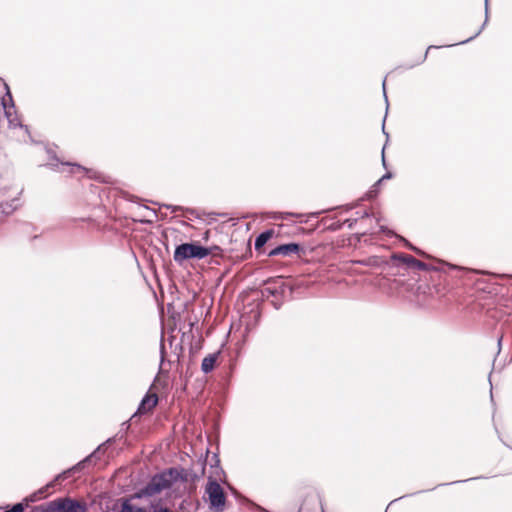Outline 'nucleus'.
<instances>
[{"label": "nucleus", "instance_id": "1", "mask_svg": "<svg viewBox=\"0 0 512 512\" xmlns=\"http://www.w3.org/2000/svg\"><path fill=\"white\" fill-rule=\"evenodd\" d=\"M21 194L22 188L13 181L9 173H0V220L20 207Z\"/></svg>", "mask_w": 512, "mask_h": 512}, {"label": "nucleus", "instance_id": "2", "mask_svg": "<svg viewBox=\"0 0 512 512\" xmlns=\"http://www.w3.org/2000/svg\"><path fill=\"white\" fill-rule=\"evenodd\" d=\"M215 473L217 476L216 478H213L212 476L208 478L205 486L204 500L208 503L210 512H224L226 507V495L224 489L218 482V479L221 480V476L224 472L218 465H216Z\"/></svg>", "mask_w": 512, "mask_h": 512}, {"label": "nucleus", "instance_id": "3", "mask_svg": "<svg viewBox=\"0 0 512 512\" xmlns=\"http://www.w3.org/2000/svg\"><path fill=\"white\" fill-rule=\"evenodd\" d=\"M5 88L6 94L2 97L1 103L5 112V116L8 120L9 127L11 130H13L12 137L16 138L18 141L26 142L30 137L28 128L21 124L17 114L14 111L12 95L7 84H5Z\"/></svg>", "mask_w": 512, "mask_h": 512}, {"label": "nucleus", "instance_id": "4", "mask_svg": "<svg viewBox=\"0 0 512 512\" xmlns=\"http://www.w3.org/2000/svg\"><path fill=\"white\" fill-rule=\"evenodd\" d=\"M209 255H211V248H205L196 242H192L178 245L175 248L173 259L176 263L182 264L187 260H201Z\"/></svg>", "mask_w": 512, "mask_h": 512}, {"label": "nucleus", "instance_id": "5", "mask_svg": "<svg viewBox=\"0 0 512 512\" xmlns=\"http://www.w3.org/2000/svg\"><path fill=\"white\" fill-rule=\"evenodd\" d=\"M87 507L85 503L71 499L62 498L57 499L48 504L46 512H86Z\"/></svg>", "mask_w": 512, "mask_h": 512}, {"label": "nucleus", "instance_id": "6", "mask_svg": "<svg viewBox=\"0 0 512 512\" xmlns=\"http://www.w3.org/2000/svg\"><path fill=\"white\" fill-rule=\"evenodd\" d=\"M171 473H162L154 476L146 488L143 490L144 495L152 496L156 493L161 492L163 489L170 487L171 485Z\"/></svg>", "mask_w": 512, "mask_h": 512}, {"label": "nucleus", "instance_id": "7", "mask_svg": "<svg viewBox=\"0 0 512 512\" xmlns=\"http://www.w3.org/2000/svg\"><path fill=\"white\" fill-rule=\"evenodd\" d=\"M300 246L296 243H289L280 245L269 252V256L283 255L288 256L292 253H297Z\"/></svg>", "mask_w": 512, "mask_h": 512}, {"label": "nucleus", "instance_id": "8", "mask_svg": "<svg viewBox=\"0 0 512 512\" xmlns=\"http://www.w3.org/2000/svg\"><path fill=\"white\" fill-rule=\"evenodd\" d=\"M158 403V397L155 393H147L138 408L139 413L150 412Z\"/></svg>", "mask_w": 512, "mask_h": 512}, {"label": "nucleus", "instance_id": "9", "mask_svg": "<svg viewBox=\"0 0 512 512\" xmlns=\"http://www.w3.org/2000/svg\"><path fill=\"white\" fill-rule=\"evenodd\" d=\"M217 358H218V354L217 353L207 355L203 359L202 364H201L202 371L204 373L211 372L214 369V367H215V363L217 361Z\"/></svg>", "mask_w": 512, "mask_h": 512}, {"label": "nucleus", "instance_id": "10", "mask_svg": "<svg viewBox=\"0 0 512 512\" xmlns=\"http://www.w3.org/2000/svg\"><path fill=\"white\" fill-rule=\"evenodd\" d=\"M54 485V481L46 485L45 487L39 489L37 492L31 494L29 497H27L25 500L27 502H36L42 498L46 497V491Z\"/></svg>", "mask_w": 512, "mask_h": 512}, {"label": "nucleus", "instance_id": "11", "mask_svg": "<svg viewBox=\"0 0 512 512\" xmlns=\"http://www.w3.org/2000/svg\"><path fill=\"white\" fill-rule=\"evenodd\" d=\"M392 259L398 263L407 265L409 267L412 266V264L415 260V258L413 256L407 255V254H395L392 256Z\"/></svg>", "mask_w": 512, "mask_h": 512}, {"label": "nucleus", "instance_id": "12", "mask_svg": "<svg viewBox=\"0 0 512 512\" xmlns=\"http://www.w3.org/2000/svg\"><path fill=\"white\" fill-rule=\"evenodd\" d=\"M120 512H146L141 507L135 505L132 501L126 500L122 503Z\"/></svg>", "mask_w": 512, "mask_h": 512}, {"label": "nucleus", "instance_id": "13", "mask_svg": "<svg viewBox=\"0 0 512 512\" xmlns=\"http://www.w3.org/2000/svg\"><path fill=\"white\" fill-rule=\"evenodd\" d=\"M272 232L266 231L261 233L255 240V248L260 249L262 246H264L267 241L271 238Z\"/></svg>", "mask_w": 512, "mask_h": 512}, {"label": "nucleus", "instance_id": "14", "mask_svg": "<svg viewBox=\"0 0 512 512\" xmlns=\"http://www.w3.org/2000/svg\"><path fill=\"white\" fill-rule=\"evenodd\" d=\"M68 165L72 167V170H71L72 173L76 174V173L86 172V169L79 165H76V164H68Z\"/></svg>", "mask_w": 512, "mask_h": 512}, {"label": "nucleus", "instance_id": "15", "mask_svg": "<svg viewBox=\"0 0 512 512\" xmlns=\"http://www.w3.org/2000/svg\"><path fill=\"white\" fill-rule=\"evenodd\" d=\"M411 267H414V268H417V269H420V270H425L426 269V265L423 262H421V261H419L417 259L414 260V262H413Z\"/></svg>", "mask_w": 512, "mask_h": 512}, {"label": "nucleus", "instance_id": "16", "mask_svg": "<svg viewBox=\"0 0 512 512\" xmlns=\"http://www.w3.org/2000/svg\"><path fill=\"white\" fill-rule=\"evenodd\" d=\"M23 511H24L23 505L18 503L16 505H14L10 510H7L5 512H23Z\"/></svg>", "mask_w": 512, "mask_h": 512}, {"label": "nucleus", "instance_id": "17", "mask_svg": "<svg viewBox=\"0 0 512 512\" xmlns=\"http://www.w3.org/2000/svg\"><path fill=\"white\" fill-rule=\"evenodd\" d=\"M392 177V174L391 173H386L385 175H383L379 180L378 182L376 183L375 186L379 185L382 181L386 180V179H390Z\"/></svg>", "mask_w": 512, "mask_h": 512}, {"label": "nucleus", "instance_id": "18", "mask_svg": "<svg viewBox=\"0 0 512 512\" xmlns=\"http://www.w3.org/2000/svg\"><path fill=\"white\" fill-rule=\"evenodd\" d=\"M209 248H211V255H216L220 251V248L218 246H210Z\"/></svg>", "mask_w": 512, "mask_h": 512}, {"label": "nucleus", "instance_id": "19", "mask_svg": "<svg viewBox=\"0 0 512 512\" xmlns=\"http://www.w3.org/2000/svg\"><path fill=\"white\" fill-rule=\"evenodd\" d=\"M485 13H486V19L485 23L488 21V0H485Z\"/></svg>", "mask_w": 512, "mask_h": 512}, {"label": "nucleus", "instance_id": "20", "mask_svg": "<svg viewBox=\"0 0 512 512\" xmlns=\"http://www.w3.org/2000/svg\"><path fill=\"white\" fill-rule=\"evenodd\" d=\"M374 195H376V190L375 189H372L368 192L367 196L368 198H372Z\"/></svg>", "mask_w": 512, "mask_h": 512}, {"label": "nucleus", "instance_id": "21", "mask_svg": "<svg viewBox=\"0 0 512 512\" xmlns=\"http://www.w3.org/2000/svg\"><path fill=\"white\" fill-rule=\"evenodd\" d=\"M446 266H448L449 268L451 269H462L461 267L459 266H456V265H453V264H449V263H446Z\"/></svg>", "mask_w": 512, "mask_h": 512}, {"label": "nucleus", "instance_id": "22", "mask_svg": "<svg viewBox=\"0 0 512 512\" xmlns=\"http://www.w3.org/2000/svg\"><path fill=\"white\" fill-rule=\"evenodd\" d=\"M406 245H407L410 249H412V250L416 251L417 253L421 254V252H420L419 250H417L415 247H413L412 245H410L408 242H406Z\"/></svg>", "mask_w": 512, "mask_h": 512}, {"label": "nucleus", "instance_id": "23", "mask_svg": "<svg viewBox=\"0 0 512 512\" xmlns=\"http://www.w3.org/2000/svg\"><path fill=\"white\" fill-rule=\"evenodd\" d=\"M432 48H437V47H436V46H429V47H428V49H427V51H426V53H425V55H424V57H423V59H422V61L426 58V55H427L428 51H429L430 49H432Z\"/></svg>", "mask_w": 512, "mask_h": 512}, {"label": "nucleus", "instance_id": "24", "mask_svg": "<svg viewBox=\"0 0 512 512\" xmlns=\"http://www.w3.org/2000/svg\"><path fill=\"white\" fill-rule=\"evenodd\" d=\"M385 86H386V83H385V81H384V82H383V92H384L385 99L387 100Z\"/></svg>", "mask_w": 512, "mask_h": 512}, {"label": "nucleus", "instance_id": "25", "mask_svg": "<svg viewBox=\"0 0 512 512\" xmlns=\"http://www.w3.org/2000/svg\"><path fill=\"white\" fill-rule=\"evenodd\" d=\"M382 162H383V165L385 166L384 150L382 151Z\"/></svg>", "mask_w": 512, "mask_h": 512}, {"label": "nucleus", "instance_id": "26", "mask_svg": "<svg viewBox=\"0 0 512 512\" xmlns=\"http://www.w3.org/2000/svg\"><path fill=\"white\" fill-rule=\"evenodd\" d=\"M474 37H475V36H472V37H470L469 39H467V40H465V41H462L461 43H465V42H468L469 40H473V38H474Z\"/></svg>", "mask_w": 512, "mask_h": 512}, {"label": "nucleus", "instance_id": "27", "mask_svg": "<svg viewBox=\"0 0 512 512\" xmlns=\"http://www.w3.org/2000/svg\"><path fill=\"white\" fill-rule=\"evenodd\" d=\"M92 457H93V455H91L90 457L86 458V459H85V461H84L83 463L90 461V459H91Z\"/></svg>", "mask_w": 512, "mask_h": 512}, {"label": "nucleus", "instance_id": "28", "mask_svg": "<svg viewBox=\"0 0 512 512\" xmlns=\"http://www.w3.org/2000/svg\"><path fill=\"white\" fill-rule=\"evenodd\" d=\"M208 235H209V231H206L205 232V235H204V238L207 239L208 238Z\"/></svg>", "mask_w": 512, "mask_h": 512}, {"label": "nucleus", "instance_id": "29", "mask_svg": "<svg viewBox=\"0 0 512 512\" xmlns=\"http://www.w3.org/2000/svg\"><path fill=\"white\" fill-rule=\"evenodd\" d=\"M179 207H173V211L179 210Z\"/></svg>", "mask_w": 512, "mask_h": 512}, {"label": "nucleus", "instance_id": "30", "mask_svg": "<svg viewBox=\"0 0 512 512\" xmlns=\"http://www.w3.org/2000/svg\"><path fill=\"white\" fill-rule=\"evenodd\" d=\"M60 478H61V475H58V476L56 477L55 481H57V480H58V479H60Z\"/></svg>", "mask_w": 512, "mask_h": 512}]
</instances>
